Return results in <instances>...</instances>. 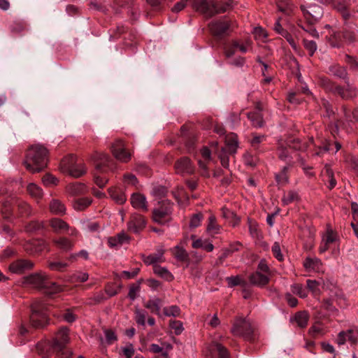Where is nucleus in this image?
Returning a JSON list of instances; mask_svg holds the SVG:
<instances>
[{
	"mask_svg": "<svg viewBox=\"0 0 358 358\" xmlns=\"http://www.w3.org/2000/svg\"><path fill=\"white\" fill-rule=\"evenodd\" d=\"M230 4L218 0H192V8L206 17L225 13Z\"/></svg>",
	"mask_w": 358,
	"mask_h": 358,
	"instance_id": "1",
	"label": "nucleus"
},
{
	"mask_svg": "<svg viewBox=\"0 0 358 358\" xmlns=\"http://www.w3.org/2000/svg\"><path fill=\"white\" fill-rule=\"evenodd\" d=\"M23 284L42 289L45 294L49 295L60 292L62 289L59 285L50 281L46 275L41 273H36L25 276L23 279Z\"/></svg>",
	"mask_w": 358,
	"mask_h": 358,
	"instance_id": "2",
	"label": "nucleus"
},
{
	"mask_svg": "<svg viewBox=\"0 0 358 358\" xmlns=\"http://www.w3.org/2000/svg\"><path fill=\"white\" fill-rule=\"evenodd\" d=\"M230 332L234 336L243 338L245 341L254 339V329L246 317L236 316L231 322Z\"/></svg>",
	"mask_w": 358,
	"mask_h": 358,
	"instance_id": "3",
	"label": "nucleus"
},
{
	"mask_svg": "<svg viewBox=\"0 0 358 358\" xmlns=\"http://www.w3.org/2000/svg\"><path fill=\"white\" fill-rule=\"evenodd\" d=\"M322 84L327 91L339 95L342 99H350L356 97L358 94L357 89L345 79V87L337 85L327 79L322 80Z\"/></svg>",
	"mask_w": 358,
	"mask_h": 358,
	"instance_id": "4",
	"label": "nucleus"
},
{
	"mask_svg": "<svg viewBox=\"0 0 358 358\" xmlns=\"http://www.w3.org/2000/svg\"><path fill=\"white\" fill-rule=\"evenodd\" d=\"M173 203L168 199L159 201L158 206L153 209V221L159 224L169 223L172 218Z\"/></svg>",
	"mask_w": 358,
	"mask_h": 358,
	"instance_id": "5",
	"label": "nucleus"
},
{
	"mask_svg": "<svg viewBox=\"0 0 358 358\" xmlns=\"http://www.w3.org/2000/svg\"><path fill=\"white\" fill-rule=\"evenodd\" d=\"M46 311L47 308L41 301H36L32 303L30 322L33 327L41 328L45 327L48 322Z\"/></svg>",
	"mask_w": 358,
	"mask_h": 358,
	"instance_id": "6",
	"label": "nucleus"
},
{
	"mask_svg": "<svg viewBox=\"0 0 358 358\" xmlns=\"http://www.w3.org/2000/svg\"><path fill=\"white\" fill-rule=\"evenodd\" d=\"M60 169L63 173H67L73 178H79L86 173L83 164H78L73 158H62L60 162Z\"/></svg>",
	"mask_w": 358,
	"mask_h": 358,
	"instance_id": "7",
	"label": "nucleus"
},
{
	"mask_svg": "<svg viewBox=\"0 0 358 358\" xmlns=\"http://www.w3.org/2000/svg\"><path fill=\"white\" fill-rule=\"evenodd\" d=\"M304 16L310 24H314L318 21L323 15L322 8L317 4H313L305 7L301 6Z\"/></svg>",
	"mask_w": 358,
	"mask_h": 358,
	"instance_id": "8",
	"label": "nucleus"
},
{
	"mask_svg": "<svg viewBox=\"0 0 358 358\" xmlns=\"http://www.w3.org/2000/svg\"><path fill=\"white\" fill-rule=\"evenodd\" d=\"M230 26V22L224 19L212 21L208 24L210 32L218 37L228 34Z\"/></svg>",
	"mask_w": 358,
	"mask_h": 358,
	"instance_id": "9",
	"label": "nucleus"
},
{
	"mask_svg": "<svg viewBox=\"0 0 358 358\" xmlns=\"http://www.w3.org/2000/svg\"><path fill=\"white\" fill-rule=\"evenodd\" d=\"M69 342V329L67 327L60 328L52 341L53 348L56 349L57 351H61L66 348Z\"/></svg>",
	"mask_w": 358,
	"mask_h": 358,
	"instance_id": "10",
	"label": "nucleus"
},
{
	"mask_svg": "<svg viewBox=\"0 0 358 358\" xmlns=\"http://www.w3.org/2000/svg\"><path fill=\"white\" fill-rule=\"evenodd\" d=\"M23 164L30 172H39L47 166L48 158H26Z\"/></svg>",
	"mask_w": 358,
	"mask_h": 358,
	"instance_id": "11",
	"label": "nucleus"
},
{
	"mask_svg": "<svg viewBox=\"0 0 358 358\" xmlns=\"http://www.w3.org/2000/svg\"><path fill=\"white\" fill-rule=\"evenodd\" d=\"M34 263L28 259H17L13 262L8 266L10 273L15 274H22L27 271H30L34 267Z\"/></svg>",
	"mask_w": 358,
	"mask_h": 358,
	"instance_id": "12",
	"label": "nucleus"
},
{
	"mask_svg": "<svg viewBox=\"0 0 358 358\" xmlns=\"http://www.w3.org/2000/svg\"><path fill=\"white\" fill-rule=\"evenodd\" d=\"M48 247L47 243L42 239H34L24 244V249L30 255H36L45 250Z\"/></svg>",
	"mask_w": 358,
	"mask_h": 358,
	"instance_id": "13",
	"label": "nucleus"
},
{
	"mask_svg": "<svg viewBox=\"0 0 358 358\" xmlns=\"http://www.w3.org/2000/svg\"><path fill=\"white\" fill-rule=\"evenodd\" d=\"M164 252V249L162 246H160L157 248L155 253L143 255L142 259L145 264L153 265L154 268L155 265H158L157 264L165 262Z\"/></svg>",
	"mask_w": 358,
	"mask_h": 358,
	"instance_id": "14",
	"label": "nucleus"
},
{
	"mask_svg": "<svg viewBox=\"0 0 358 358\" xmlns=\"http://www.w3.org/2000/svg\"><path fill=\"white\" fill-rule=\"evenodd\" d=\"M145 224L146 222L143 215L134 213L131 215L130 220L127 224L128 229L130 231L138 234L145 228Z\"/></svg>",
	"mask_w": 358,
	"mask_h": 358,
	"instance_id": "15",
	"label": "nucleus"
},
{
	"mask_svg": "<svg viewBox=\"0 0 358 358\" xmlns=\"http://www.w3.org/2000/svg\"><path fill=\"white\" fill-rule=\"evenodd\" d=\"M358 339V331L353 329L341 331L336 338V343L338 345L345 344L348 341L351 345H355Z\"/></svg>",
	"mask_w": 358,
	"mask_h": 358,
	"instance_id": "16",
	"label": "nucleus"
},
{
	"mask_svg": "<svg viewBox=\"0 0 358 358\" xmlns=\"http://www.w3.org/2000/svg\"><path fill=\"white\" fill-rule=\"evenodd\" d=\"M130 202L133 208L143 212L148 210V205L146 197L138 192L133 193L130 198Z\"/></svg>",
	"mask_w": 358,
	"mask_h": 358,
	"instance_id": "17",
	"label": "nucleus"
},
{
	"mask_svg": "<svg viewBox=\"0 0 358 358\" xmlns=\"http://www.w3.org/2000/svg\"><path fill=\"white\" fill-rule=\"evenodd\" d=\"M176 171L179 174H192L194 167L189 158H180L175 164Z\"/></svg>",
	"mask_w": 358,
	"mask_h": 358,
	"instance_id": "18",
	"label": "nucleus"
},
{
	"mask_svg": "<svg viewBox=\"0 0 358 358\" xmlns=\"http://www.w3.org/2000/svg\"><path fill=\"white\" fill-rule=\"evenodd\" d=\"M110 148L114 157H131L133 155L121 139L115 140Z\"/></svg>",
	"mask_w": 358,
	"mask_h": 358,
	"instance_id": "19",
	"label": "nucleus"
},
{
	"mask_svg": "<svg viewBox=\"0 0 358 358\" xmlns=\"http://www.w3.org/2000/svg\"><path fill=\"white\" fill-rule=\"evenodd\" d=\"M37 353L43 358H48L52 353L56 352L53 348L52 341H43L37 343L36 346Z\"/></svg>",
	"mask_w": 358,
	"mask_h": 358,
	"instance_id": "20",
	"label": "nucleus"
},
{
	"mask_svg": "<svg viewBox=\"0 0 358 358\" xmlns=\"http://www.w3.org/2000/svg\"><path fill=\"white\" fill-rule=\"evenodd\" d=\"M96 169L101 172L114 171L117 169L116 162L113 158H97Z\"/></svg>",
	"mask_w": 358,
	"mask_h": 358,
	"instance_id": "21",
	"label": "nucleus"
},
{
	"mask_svg": "<svg viewBox=\"0 0 358 358\" xmlns=\"http://www.w3.org/2000/svg\"><path fill=\"white\" fill-rule=\"evenodd\" d=\"M238 147L237 135L231 133L225 136V150L229 155H234Z\"/></svg>",
	"mask_w": 358,
	"mask_h": 358,
	"instance_id": "22",
	"label": "nucleus"
},
{
	"mask_svg": "<svg viewBox=\"0 0 358 358\" xmlns=\"http://www.w3.org/2000/svg\"><path fill=\"white\" fill-rule=\"evenodd\" d=\"M248 278L250 284L260 287L266 285L269 282L268 276L259 271L250 274Z\"/></svg>",
	"mask_w": 358,
	"mask_h": 358,
	"instance_id": "23",
	"label": "nucleus"
},
{
	"mask_svg": "<svg viewBox=\"0 0 358 358\" xmlns=\"http://www.w3.org/2000/svg\"><path fill=\"white\" fill-rule=\"evenodd\" d=\"M341 145L338 142L331 143L329 141L325 142L322 147L320 148L317 155H334L341 149Z\"/></svg>",
	"mask_w": 358,
	"mask_h": 358,
	"instance_id": "24",
	"label": "nucleus"
},
{
	"mask_svg": "<svg viewBox=\"0 0 358 358\" xmlns=\"http://www.w3.org/2000/svg\"><path fill=\"white\" fill-rule=\"evenodd\" d=\"M66 192L71 196L85 194L87 192V187L81 182L69 184L66 187Z\"/></svg>",
	"mask_w": 358,
	"mask_h": 358,
	"instance_id": "25",
	"label": "nucleus"
},
{
	"mask_svg": "<svg viewBox=\"0 0 358 358\" xmlns=\"http://www.w3.org/2000/svg\"><path fill=\"white\" fill-rule=\"evenodd\" d=\"M50 154L47 147L42 144H34L28 149V155L29 157H46Z\"/></svg>",
	"mask_w": 358,
	"mask_h": 358,
	"instance_id": "26",
	"label": "nucleus"
},
{
	"mask_svg": "<svg viewBox=\"0 0 358 358\" xmlns=\"http://www.w3.org/2000/svg\"><path fill=\"white\" fill-rule=\"evenodd\" d=\"M49 209L55 215H63L66 213V207L59 199H52L49 203Z\"/></svg>",
	"mask_w": 358,
	"mask_h": 358,
	"instance_id": "27",
	"label": "nucleus"
},
{
	"mask_svg": "<svg viewBox=\"0 0 358 358\" xmlns=\"http://www.w3.org/2000/svg\"><path fill=\"white\" fill-rule=\"evenodd\" d=\"M221 226L217 223V219L214 215H210L208 219L206 231L210 236L219 234Z\"/></svg>",
	"mask_w": 358,
	"mask_h": 358,
	"instance_id": "28",
	"label": "nucleus"
},
{
	"mask_svg": "<svg viewBox=\"0 0 358 358\" xmlns=\"http://www.w3.org/2000/svg\"><path fill=\"white\" fill-rule=\"evenodd\" d=\"M195 236L192 235L191 239L193 240L192 246L194 248H202L207 252H212L214 249V245L208 240H202L201 238L195 239Z\"/></svg>",
	"mask_w": 358,
	"mask_h": 358,
	"instance_id": "29",
	"label": "nucleus"
},
{
	"mask_svg": "<svg viewBox=\"0 0 358 358\" xmlns=\"http://www.w3.org/2000/svg\"><path fill=\"white\" fill-rule=\"evenodd\" d=\"M162 301L159 298L150 299L144 303L143 306L147 309L150 310L152 313L160 315Z\"/></svg>",
	"mask_w": 358,
	"mask_h": 358,
	"instance_id": "30",
	"label": "nucleus"
},
{
	"mask_svg": "<svg viewBox=\"0 0 358 358\" xmlns=\"http://www.w3.org/2000/svg\"><path fill=\"white\" fill-rule=\"evenodd\" d=\"M50 225L56 233L69 229V225L60 218H52L50 220Z\"/></svg>",
	"mask_w": 358,
	"mask_h": 358,
	"instance_id": "31",
	"label": "nucleus"
},
{
	"mask_svg": "<svg viewBox=\"0 0 358 358\" xmlns=\"http://www.w3.org/2000/svg\"><path fill=\"white\" fill-rule=\"evenodd\" d=\"M92 202L90 197H83L76 199L73 202V208L77 211H83L88 208Z\"/></svg>",
	"mask_w": 358,
	"mask_h": 358,
	"instance_id": "32",
	"label": "nucleus"
},
{
	"mask_svg": "<svg viewBox=\"0 0 358 358\" xmlns=\"http://www.w3.org/2000/svg\"><path fill=\"white\" fill-rule=\"evenodd\" d=\"M322 174L327 178V181L329 182L327 187L329 189H332L336 185V180L334 178V172L331 168V166L328 164H326L324 169L322 171Z\"/></svg>",
	"mask_w": 358,
	"mask_h": 358,
	"instance_id": "33",
	"label": "nucleus"
},
{
	"mask_svg": "<svg viewBox=\"0 0 358 358\" xmlns=\"http://www.w3.org/2000/svg\"><path fill=\"white\" fill-rule=\"evenodd\" d=\"M108 193L110 197L118 204H123L127 201L125 194L115 187L109 188Z\"/></svg>",
	"mask_w": 358,
	"mask_h": 358,
	"instance_id": "34",
	"label": "nucleus"
},
{
	"mask_svg": "<svg viewBox=\"0 0 358 358\" xmlns=\"http://www.w3.org/2000/svg\"><path fill=\"white\" fill-rule=\"evenodd\" d=\"M53 243L57 248L64 251L71 250L73 247V243L71 240L65 237L54 239Z\"/></svg>",
	"mask_w": 358,
	"mask_h": 358,
	"instance_id": "35",
	"label": "nucleus"
},
{
	"mask_svg": "<svg viewBox=\"0 0 358 358\" xmlns=\"http://www.w3.org/2000/svg\"><path fill=\"white\" fill-rule=\"evenodd\" d=\"M19 214L22 217H28L32 214V208L26 201L17 200L16 201Z\"/></svg>",
	"mask_w": 358,
	"mask_h": 358,
	"instance_id": "36",
	"label": "nucleus"
},
{
	"mask_svg": "<svg viewBox=\"0 0 358 358\" xmlns=\"http://www.w3.org/2000/svg\"><path fill=\"white\" fill-rule=\"evenodd\" d=\"M211 350L217 352L220 358H229L230 355L228 350L222 344L213 342L211 344Z\"/></svg>",
	"mask_w": 358,
	"mask_h": 358,
	"instance_id": "37",
	"label": "nucleus"
},
{
	"mask_svg": "<svg viewBox=\"0 0 358 358\" xmlns=\"http://www.w3.org/2000/svg\"><path fill=\"white\" fill-rule=\"evenodd\" d=\"M27 190L29 194L36 200H39L42 198L43 192L42 189L34 183H30L27 185Z\"/></svg>",
	"mask_w": 358,
	"mask_h": 358,
	"instance_id": "38",
	"label": "nucleus"
},
{
	"mask_svg": "<svg viewBox=\"0 0 358 358\" xmlns=\"http://www.w3.org/2000/svg\"><path fill=\"white\" fill-rule=\"evenodd\" d=\"M247 116L254 127H262L264 126V120L261 113L250 112L247 113Z\"/></svg>",
	"mask_w": 358,
	"mask_h": 358,
	"instance_id": "39",
	"label": "nucleus"
},
{
	"mask_svg": "<svg viewBox=\"0 0 358 358\" xmlns=\"http://www.w3.org/2000/svg\"><path fill=\"white\" fill-rule=\"evenodd\" d=\"M329 73L333 76L343 79H347V71L345 69L338 64H333L329 67Z\"/></svg>",
	"mask_w": 358,
	"mask_h": 358,
	"instance_id": "40",
	"label": "nucleus"
},
{
	"mask_svg": "<svg viewBox=\"0 0 358 358\" xmlns=\"http://www.w3.org/2000/svg\"><path fill=\"white\" fill-rule=\"evenodd\" d=\"M294 321L300 328H305L309 320L308 313L306 311H300L295 314Z\"/></svg>",
	"mask_w": 358,
	"mask_h": 358,
	"instance_id": "41",
	"label": "nucleus"
},
{
	"mask_svg": "<svg viewBox=\"0 0 358 358\" xmlns=\"http://www.w3.org/2000/svg\"><path fill=\"white\" fill-rule=\"evenodd\" d=\"M303 266L306 269L319 271L322 266V262L317 258H306Z\"/></svg>",
	"mask_w": 358,
	"mask_h": 358,
	"instance_id": "42",
	"label": "nucleus"
},
{
	"mask_svg": "<svg viewBox=\"0 0 358 358\" xmlns=\"http://www.w3.org/2000/svg\"><path fill=\"white\" fill-rule=\"evenodd\" d=\"M153 271L155 274L164 278L168 281H171L173 279V275L169 271L166 267H162L159 265H155Z\"/></svg>",
	"mask_w": 358,
	"mask_h": 358,
	"instance_id": "43",
	"label": "nucleus"
},
{
	"mask_svg": "<svg viewBox=\"0 0 358 358\" xmlns=\"http://www.w3.org/2000/svg\"><path fill=\"white\" fill-rule=\"evenodd\" d=\"M228 287H233L237 285L245 287L247 283L240 275H231L226 278Z\"/></svg>",
	"mask_w": 358,
	"mask_h": 358,
	"instance_id": "44",
	"label": "nucleus"
},
{
	"mask_svg": "<svg viewBox=\"0 0 358 358\" xmlns=\"http://www.w3.org/2000/svg\"><path fill=\"white\" fill-rule=\"evenodd\" d=\"M174 257L180 262H189L188 254L187 251L179 246H176L173 248Z\"/></svg>",
	"mask_w": 358,
	"mask_h": 358,
	"instance_id": "45",
	"label": "nucleus"
},
{
	"mask_svg": "<svg viewBox=\"0 0 358 358\" xmlns=\"http://www.w3.org/2000/svg\"><path fill=\"white\" fill-rule=\"evenodd\" d=\"M290 166H285L280 173L275 174V180L278 185H283L288 182L287 171Z\"/></svg>",
	"mask_w": 358,
	"mask_h": 358,
	"instance_id": "46",
	"label": "nucleus"
},
{
	"mask_svg": "<svg viewBox=\"0 0 358 358\" xmlns=\"http://www.w3.org/2000/svg\"><path fill=\"white\" fill-rule=\"evenodd\" d=\"M308 289L312 292L315 297H318L320 295V282L315 280H307L306 281Z\"/></svg>",
	"mask_w": 358,
	"mask_h": 358,
	"instance_id": "47",
	"label": "nucleus"
},
{
	"mask_svg": "<svg viewBox=\"0 0 358 358\" xmlns=\"http://www.w3.org/2000/svg\"><path fill=\"white\" fill-rule=\"evenodd\" d=\"M299 199V195L296 192L290 190L287 193H285L282 198V202L283 205L287 206L294 202V201H297Z\"/></svg>",
	"mask_w": 358,
	"mask_h": 358,
	"instance_id": "48",
	"label": "nucleus"
},
{
	"mask_svg": "<svg viewBox=\"0 0 358 358\" xmlns=\"http://www.w3.org/2000/svg\"><path fill=\"white\" fill-rule=\"evenodd\" d=\"M164 315L166 317H179L181 313L180 308L178 306H171L164 307L163 309Z\"/></svg>",
	"mask_w": 358,
	"mask_h": 358,
	"instance_id": "49",
	"label": "nucleus"
},
{
	"mask_svg": "<svg viewBox=\"0 0 358 358\" xmlns=\"http://www.w3.org/2000/svg\"><path fill=\"white\" fill-rule=\"evenodd\" d=\"M135 320L138 325L145 327V318L147 316V312L140 308H136L135 310Z\"/></svg>",
	"mask_w": 358,
	"mask_h": 358,
	"instance_id": "50",
	"label": "nucleus"
},
{
	"mask_svg": "<svg viewBox=\"0 0 358 358\" xmlns=\"http://www.w3.org/2000/svg\"><path fill=\"white\" fill-rule=\"evenodd\" d=\"M167 189L162 185H155L151 191V194L155 197L161 199L165 197L167 194Z\"/></svg>",
	"mask_w": 358,
	"mask_h": 358,
	"instance_id": "51",
	"label": "nucleus"
},
{
	"mask_svg": "<svg viewBox=\"0 0 358 358\" xmlns=\"http://www.w3.org/2000/svg\"><path fill=\"white\" fill-rule=\"evenodd\" d=\"M344 115L348 121L358 122V109H355L351 111L349 108L345 106L343 107Z\"/></svg>",
	"mask_w": 358,
	"mask_h": 358,
	"instance_id": "52",
	"label": "nucleus"
},
{
	"mask_svg": "<svg viewBox=\"0 0 358 358\" xmlns=\"http://www.w3.org/2000/svg\"><path fill=\"white\" fill-rule=\"evenodd\" d=\"M43 228V222H39L38 220H32L29 223H28L25 227L26 231L31 233L39 231Z\"/></svg>",
	"mask_w": 358,
	"mask_h": 358,
	"instance_id": "53",
	"label": "nucleus"
},
{
	"mask_svg": "<svg viewBox=\"0 0 358 358\" xmlns=\"http://www.w3.org/2000/svg\"><path fill=\"white\" fill-rule=\"evenodd\" d=\"M292 292L301 298H306L308 295L306 288H304L301 284H294L292 285Z\"/></svg>",
	"mask_w": 358,
	"mask_h": 358,
	"instance_id": "54",
	"label": "nucleus"
},
{
	"mask_svg": "<svg viewBox=\"0 0 358 358\" xmlns=\"http://www.w3.org/2000/svg\"><path fill=\"white\" fill-rule=\"evenodd\" d=\"M68 266V264L62 262H51L48 263V267L54 271H63Z\"/></svg>",
	"mask_w": 358,
	"mask_h": 358,
	"instance_id": "55",
	"label": "nucleus"
},
{
	"mask_svg": "<svg viewBox=\"0 0 358 358\" xmlns=\"http://www.w3.org/2000/svg\"><path fill=\"white\" fill-rule=\"evenodd\" d=\"M89 275L87 273L83 272H77L74 274H73L71 277V282H83L88 280Z\"/></svg>",
	"mask_w": 358,
	"mask_h": 358,
	"instance_id": "56",
	"label": "nucleus"
},
{
	"mask_svg": "<svg viewBox=\"0 0 358 358\" xmlns=\"http://www.w3.org/2000/svg\"><path fill=\"white\" fill-rule=\"evenodd\" d=\"M203 216L201 213H197L194 214L189 221V227L191 228L198 227L201 224V222L203 220Z\"/></svg>",
	"mask_w": 358,
	"mask_h": 358,
	"instance_id": "57",
	"label": "nucleus"
},
{
	"mask_svg": "<svg viewBox=\"0 0 358 358\" xmlns=\"http://www.w3.org/2000/svg\"><path fill=\"white\" fill-rule=\"evenodd\" d=\"M277 6L280 11L286 13H288L292 8L288 0H277Z\"/></svg>",
	"mask_w": 358,
	"mask_h": 358,
	"instance_id": "58",
	"label": "nucleus"
},
{
	"mask_svg": "<svg viewBox=\"0 0 358 358\" xmlns=\"http://www.w3.org/2000/svg\"><path fill=\"white\" fill-rule=\"evenodd\" d=\"M169 326L176 335L180 334L184 330L182 323L178 320H171Z\"/></svg>",
	"mask_w": 358,
	"mask_h": 358,
	"instance_id": "59",
	"label": "nucleus"
},
{
	"mask_svg": "<svg viewBox=\"0 0 358 358\" xmlns=\"http://www.w3.org/2000/svg\"><path fill=\"white\" fill-rule=\"evenodd\" d=\"M309 334L313 337H316L324 334V329L320 324H315L309 329Z\"/></svg>",
	"mask_w": 358,
	"mask_h": 358,
	"instance_id": "60",
	"label": "nucleus"
},
{
	"mask_svg": "<svg viewBox=\"0 0 358 358\" xmlns=\"http://www.w3.org/2000/svg\"><path fill=\"white\" fill-rule=\"evenodd\" d=\"M43 182L45 185H57L59 182V180L52 174H45L43 177Z\"/></svg>",
	"mask_w": 358,
	"mask_h": 358,
	"instance_id": "61",
	"label": "nucleus"
},
{
	"mask_svg": "<svg viewBox=\"0 0 358 358\" xmlns=\"http://www.w3.org/2000/svg\"><path fill=\"white\" fill-rule=\"evenodd\" d=\"M337 235L332 230H327L326 234L323 236L322 241L329 245L336 241Z\"/></svg>",
	"mask_w": 358,
	"mask_h": 358,
	"instance_id": "62",
	"label": "nucleus"
},
{
	"mask_svg": "<svg viewBox=\"0 0 358 358\" xmlns=\"http://www.w3.org/2000/svg\"><path fill=\"white\" fill-rule=\"evenodd\" d=\"M303 45L305 48L309 52V55L310 56H313L317 50V44L313 41L303 39Z\"/></svg>",
	"mask_w": 358,
	"mask_h": 358,
	"instance_id": "63",
	"label": "nucleus"
},
{
	"mask_svg": "<svg viewBox=\"0 0 358 358\" xmlns=\"http://www.w3.org/2000/svg\"><path fill=\"white\" fill-rule=\"evenodd\" d=\"M140 285L139 284H133L129 287V291L128 293V297L134 301L137 297L138 292H140Z\"/></svg>",
	"mask_w": 358,
	"mask_h": 358,
	"instance_id": "64",
	"label": "nucleus"
}]
</instances>
